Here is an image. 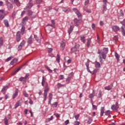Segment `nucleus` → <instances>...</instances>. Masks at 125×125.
Instances as JSON below:
<instances>
[{
    "label": "nucleus",
    "mask_w": 125,
    "mask_h": 125,
    "mask_svg": "<svg viewBox=\"0 0 125 125\" xmlns=\"http://www.w3.org/2000/svg\"><path fill=\"white\" fill-rule=\"evenodd\" d=\"M16 41L19 42L21 40V32L18 31L16 34Z\"/></svg>",
    "instance_id": "5"
},
{
    "label": "nucleus",
    "mask_w": 125,
    "mask_h": 125,
    "mask_svg": "<svg viewBox=\"0 0 125 125\" xmlns=\"http://www.w3.org/2000/svg\"><path fill=\"white\" fill-rule=\"evenodd\" d=\"M121 24L123 25H125V19H124L123 21L121 22Z\"/></svg>",
    "instance_id": "63"
},
{
    "label": "nucleus",
    "mask_w": 125,
    "mask_h": 125,
    "mask_svg": "<svg viewBox=\"0 0 125 125\" xmlns=\"http://www.w3.org/2000/svg\"><path fill=\"white\" fill-rule=\"evenodd\" d=\"M108 52V49L106 48H104L103 49L100 50H98V54H99V59L100 60H101L102 59H103L104 60L106 59V54Z\"/></svg>",
    "instance_id": "1"
},
{
    "label": "nucleus",
    "mask_w": 125,
    "mask_h": 125,
    "mask_svg": "<svg viewBox=\"0 0 125 125\" xmlns=\"http://www.w3.org/2000/svg\"><path fill=\"white\" fill-rule=\"evenodd\" d=\"M121 32L123 34V36H125V28H124L123 26L121 28Z\"/></svg>",
    "instance_id": "26"
},
{
    "label": "nucleus",
    "mask_w": 125,
    "mask_h": 125,
    "mask_svg": "<svg viewBox=\"0 0 125 125\" xmlns=\"http://www.w3.org/2000/svg\"><path fill=\"white\" fill-rule=\"evenodd\" d=\"M6 2H7V9L9 10H11L12 9H13V5L11 3H9L8 0H6Z\"/></svg>",
    "instance_id": "4"
},
{
    "label": "nucleus",
    "mask_w": 125,
    "mask_h": 125,
    "mask_svg": "<svg viewBox=\"0 0 125 125\" xmlns=\"http://www.w3.org/2000/svg\"><path fill=\"white\" fill-rule=\"evenodd\" d=\"M47 96V93H44L43 96H44V101H46Z\"/></svg>",
    "instance_id": "48"
},
{
    "label": "nucleus",
    "mask_w": 125,
    "mask_h": 125,
    "mask_svg": "<svg viewBox=\"0 0 125 125\" xmlns=\"http://www.w3.org/2000/svg\"><path fill=\"white\" fill-rule=\"evenodd\" d=\"M98 71V69H95L93 70V72L92 73L93 75H94L95 74H96L97 72Z\"/></svg>",
    "instance_id": "59"
},
{
    "label": "nucleus",
    "mask_w": 125,
    "mask_h": 125,
    "mask_svg": "<svg viewBox=\"0 0 125 125\" xmlns=\"http://www.w3.org/2000/svg\"><path fill=\"white\" fill-rule=\"evenodd\" d=\"M80 117V114H78L75 116L76 121H78L79 120V118Z\"/></svg>",
    "instance_id": "53"
},
{
    "label": "nucleus",
    "mask_w": 125,
    "mask_h": 125,
    "mask_svg": "<svg viewBox=\"0 0 125 125\" xmlns=\"http://www.w3.org/2000/svg\"><path fill=\"white\" fill-rule=\"evenodd\" d=\"M34 38L37 41V42H41L40 40H39V39L36 35H34Z\"/></svg>",
    "instance_id": "44"
},
{
    "label": "nucleus",
    "mask_w": 125,
    "mask_h": 125,
    "mask_svg": "<svg viewBox=\"0 0 125 125\" xmlns=\"http://www.w3.org/2000/svg\"><path fill=\"white\" fill-rule=\"evenodd\" d=\"M25 44V41H24V40H22V41L21 42L20 44H21V47H23V46Z\"/></svg>",
    "instance_id": "39"
},
{
    "label": "nucleus",
    "mask_w": 125,
    "mask_h": 125,
    "mask_svg": "<svg viewBox=\"0 0 125 125\" xmlns=\"http://www.w3.org/2000/svg\"><path fill=\"white\" fill-rule=\"evenodd\" d=\"M14 3L16 4V5L17 6H18V7H19L21 4H20V2L19 1V0H14Z\"/></svg>",
    "instance_id": "29"
},
{
    "label": "nucleus",
    "mask_w": 125,
    "mask_h": 125,
    "mask_svg": "<svg viewBox=\"0 0 125 125\" xmlns=\"http://www.w3.org/2000/svg\"><path fill=\"white\" fill-rule=\"evenodd\" d=\"M25 28L24 26H22L21 28V32L22 33V34H24V32L25 31Z\"/></svg>",
    "instance_id": "42"
},
{
    "label": "nucleus",
    "mask_w": 125,
    "mask_h": 125,
    "mask_svg": "<svg viewBox=\"0 0 125 125\" xmlns=\"http://www.w3.org/2000/svg\"><path fill=\"white\" fill-rule=\"evenodd\" d=\"M82 22V21L81 20H78L76 18L74 19V22L75 26H78Z\"/></svg>",
    "instance_id": "3"
},
{
    "label": "nucleus",
    "mask_w": 125,
    "mask_h": 125,
    "mask_svg": "<svg viewBox=\"0 0 125 125\" xmlns=\"http://www.w3.org/2000/svg\"><path fill=\"white\" fill-rule=\"evenodd\" d=\"M95 66L96 68H100L101 67V64L99 62H96L95 63Z\"/></svg>",
    "instance_id": "27"
},
{
    "label": "nucleus",
    "mask_w": 125,
    "mask_h": 125,
    "mask_svg": "<svg viewBox=\"0 0 125 125\" xmlns=\"http://www.w3.org/2000/svg\"><path fill=\"white\" fill-rule=\"evenodd\" d=\"M73 28H74L73 26H70L69 30L68 31V32L69 35L72 32Z\"/></svg>",
    "instance_id": "24"
},
{
    "label": "nucleus",
    "mask_w": 125,
    "mask_h": 125,
    "mask_svg": "<svg viewBox=\"0 0 125 125\" xmlns=\"http://www.w3.org/2000/svg\"><path fill=\"white\" fill-rule=\"evenodd\" d=\"M29 100V104H33V101L30 98V97L28 98Z\"/></svg>",
    "instance_id": "58"
},
{
    "label": "nucleus",
    "mask_w": 125,
    "mask_h": 125,
    "mask_svg": "<svg viewBox=\"0 0 125 125\" xmlns=\"http://www.w3.org/2000/svg\"><path fill=\"white\" fill-rule=\"evenodd\" d=\"M102 91L100 90L99 91L98 95V98H100L102 97Z\"/></svg>",
    "instance_id": "34"
},
{
    "label": "nucleus",
    "mask_w": 125,
    "mask_h": 125,
    "mask_svg": "<svg viewBox=\"0 0 125 125\" xmlns=\"http://www.w3.org/2000/svg\"><path fill=\"white\" fill-rule=\"evenodd\" d=\"M45 89L44 90V93H46L47 94V91H49L48 84L47 85H44Z\"/></svg>",
    "instance_id": "20"
},
{
    "label": "nucleus",
    "mask_w": 125,
    "mask_h": 125,
    "mask_svg": "<svg viewBox=\"0 0 125 125\" xmlns=\"http://www.w3.org/2000/svg\"><path fill=\"white\" fill-rule=\"evenodd\" d=\"M57 61L58 62H60V57H59V55L58 54L57 56Z\"/></svg>",
    "instance_id": "55"
},
{
    "label": "nucleus",
    "mask_w": 125,
    "mask_h": 125,
    "mask_svg": "<svg viewBox=\"0 0 125 125\" xmlns=\"http://www.w3.org/2000/svg\"><path fill=\"white\" fill-rule=\"evenodd\" d=\"M48 85L47 82L46 81L45 78L42 77V86H46Z\"/></svg>",
    "instance_id": "9"
},
{
    "label": "nucleus",
    "mask_w": 125,
    "mask_h": 125,
    "mask_svg": "<svg viewBox=\"0 0 125 125\" xmlns=\"http://www.w3.org/2000/svg\"><path fill=\"white\" fill-rule=\"evenodd\" d=\"M93 120L91 118H88V120L87 121V124H90L92 122Z\"/></svg>",
    "instance_id": "40"
},
{
    "label": "nucleus",
    "mask_w": 125,
    "mask_h": 125,
    "mask_svg": "<svg viewBox=\"0 0 125 125\" xmlns=\"http://www.w3.org/2000/svg\"><path fill=\"white\" fill-rule=\"evenodd\" d=\"M85 37L83 36H81V40L82 42H83V43H85L86 42V40H85Z\"/></svg>",
    "instance_id": "31"
},
{
    "label": "nucleus",
    "mask_w": 125,
    "mask_h": 125,
    "mask_svg": "<svg viewBox=\"0 0 125 125\" xmlns=\"http://www.w3.org/2000/svg\"><path fill=\"white\" fill-rule=\"evenodd\" d=\"M13 58V56L10 57L8 58H7L5 60L6 62H9V61L11 60Z\"/></svg>",
    "instance_id": "38"
},
{
    "label": "nucleus",
    "mask_w": 125,
    "mask_h": 125,
    "mask_svg": "<svg viewBox=\"0 0 125 125\" xmlns=\"http://www.w3.org/2000/svg\"><path fill=\"white\" fill-rule=\"evenodd\" d=\"M54 116H55L57 118H59L60 117V115L58 113H55Z\"/></svg>",
    "instance_id": "64"
},
{
    "label": "nucleus",
    "mask_w": 125,
    "mask_h": 125,
    "mask_svg": "<svg viewBox=\"0 0 125 125\" xmlns=\"http://www.w3.org/2000/svg\"><path fill=\"white\" fill-rule=\"evenodd\" d=\"M65 42L64 41V40H62V41L61 42V49L62 51H63V50L65 49Z\"/></svg>",
    "instance_id": "7"
},
{
    "label": "nucleus",
    "mask_w": 125,
    "mask_h": 125,
    "mask_svg": "<svg viewBox=\"0 0 125 125\" xmlns=\"http://www.w3.org/2000/svg\"><path fill=\"white\" fill-rule=\"evenodd\" d=\"M27 64V62H25V63H24L23 64L21 65L20 68H16L14 71L12 72V74L13 75L16 74L17 72H19L22 68H23L24 66H26V64Z\"/></svg>",
    "instance_id": "2"
},
{
    "label": "nucleus",
    "mask_w": 125,
    "mask_h": 125,
    "mask_svg": "<svg viewBox=\"0 0 125 125\" xmlns=\"http://www.w3.org/2000/svg\"><path fill=\"white\" fill-rule=\"evenodd\" d=\"M27 43L29 44H31L33 43V36L31 35L30 37L28 39Z\"/></svg>",
    "instance_id": "12"
},
{
    "label": "nucleus",
    "mask_w": 125,
    "mask_h": 125,
    "mask_svg": "<svg viewBox=\"0 0 125 125\" xmlns=\"http://www.w3.org/2000/svg\"><path fill=\"white\" fill-rule=\"evenodd\" d=\"M19 80L20 82H22V83L24 84L26 83V80H25V77H21L19 78Z\"/></svg>",
    "instance_id": "16"
},
{
    "label": "nucleus",
    "mask_w": 125,
    "mask_h": 125,
    "mask_svg": "<svg viewBox=\"0 0 125 125\" xmlns=\"http://www.w3.org/2000/svg\"><path fill=\"white\" fill-rule=\"evenodd\" d=\"M107 0H103L104 2V9H106Z\"/></svg>",
    "instance_id": "32"
},
{
    "label": "nucleus",
    "mask_w": 125,
    "mask_h": 125,
    "mask_svg": "<svg viewBox=\"0 0 125 125\" xmlns=\"http://www.w3.org/2000/svg\"><path fill=\"white\" fill-rule=\"evenodd\" d=\"M4 122L5 125H8V119L6 117L4 118Z\"/></svg>",
    "instance_id": "33"
},
{
    "label": "nucleus",
    "mask_w": 125,
    "mask_h": 125,
    "mask_svg": "<svg viewBox=\"0 0 125 125\" xmlns=\"http://www.w3.org/2000/svg\"><path fill=\"white\" fill-rule=\"evenodd\" d=\"M4 24L5 26H6L7 27L9 26V22L7 20H4Z\"/></svg>",
    "instance_id": "22"
},
{
    "label": "nucleus",
    "mask_w": 125,
    "mask_h": 125,
    "mask_svg": "<svg viewBox=\"0 0 125 125\" xmlns=\"http://www.w3.org/2000/svg\"><path fill=\"white\" fill-rule=\"evenodd\" d=\"M30 76V74L29 73H27L25 75V76L24 77L25 80H26L28 77Z\"/></svg>",
    "instance_id": "62"
},
{
    "label": "nucleus",
    "mask_w": 125,
    "mask_h": 125,
    "mask_svg": "<svg viewBox=\"0 0 125 125\" xmlns=\"http://www.w3.org/2000/svg\"><path fill=\"white\" fill-rule=\"evenodd\" d=\"M18 61V60L17 58H14V60H13L12 61L10 62L11 65H13L14 63H16Z\"/></svg>",
    "instance_id": "23"
},
{
    "label": "nucleus",
    "mask_w": 125,
    "mask_h": 125,
    "mask_svg": "<svg viewBox=\"0 0 125 125\" xmlns=\"http://www.w3.org/2000/svg\"><path fill=\"white\" fill-rule=\"evenodd\" d=\"M112 88H113V85H109L108 86H106V87H105L104 89V90L109 91L112 89Z\"/></svg>",
    "instance_id": "14"
},
{
    "label": "nucleus",
    "mask_w": 125,
    "mask_h": 125,
    "mask_svg": "<svg viewBox=\"0 0 125 125\" xmlns=\"http://www.w3.org/2000/svg\"><path fill=\"white\" fill-rule=\"evenodd\" d=\"M25 13H26L25 11H23L22 12H21V16L23 17V15H24L25 14Z\"/></svg>",
    "instance_id": "61"
},
{
    "label": "nucleus",
    "mask_w": 125,
    "mask_h": 125,
    "mask_svg": "<svg viewBox=\"0 0 125 125\" xmlns=\"http://www.w3.org/2000/svg\"><path fill=\"white\" fill-rule=\"evenodd\" d=\"M47 51L48 53L49 56L51 57H53V54H52V52L53 51L52 48H47Z\"/></svg>",
    "instance_id": "11"
},
{
    "label": "nucleus",
    "mask_w": 125,
    "mask_h": 125,
    "mask_svg": "<svg viewBox=\"0 0 125 125\" xmlns=\"http://www.w3.org/2000/svg\"><path fill=\"white\" fill-rule=\"evenodd\" d=\"M5 16L3 14H1L0 15V20L2 21L3 19H4Z\"/></svg>",
    "instance_id": "49"
},
{
    "label": "nucleus",
    "mask_w": 125,
    "mask_h": 125,
    "mask_svg": "<svg viewBox=\"0 0 125 125\" xmlns=\"http://www.w3.org/2000/svg\"><path fill=\"white\" fill-rule=\"evenodd\" d=\"M22 47L21 44H20L18 47V51H20L21 49H22Z\"/></svg>",
    "instance_id": "54"
},
{
    "label": "nucleus",
    "mask_w": 125,
    "mask_h": 125,
    "mask_svg": "<svg viewBox=\"0 0 125 125\" xmlns=\"http://www.w3.org/2000/svg\"><path fill=\"white\" fill-rule=\"evenodd\" d=\"M104 113V107H102L101 108V116H103Z\"/></svg>",
    "instance_id": "21"
},
{
    "label": "nucleus",
    "mask_w": 125,
    "mask_h": 125,
    "mask_svg": "<svg viewBox=\"0 0 125 125\" xmlns=\"http://www.w3.org/2000/svg\"><path fill=\"white\" fill-rule=\"evenodd\" d=\"M21 103V100L18 101V102L16 104L15 108L16 109L18 106L20 105Z\"/></svg>",
    "instance_id": "18"
},
{
    "label": "nucleus",
    "mask_w": 125,
    "mask_h": 125,
    "mask_svg": "<svg viewBox=\"0 0 125 125\" xmlns=\"http://www.w3.org/2000/svg\"><path fill=\"white\" fill-rule=\"evenodd\" d=\"M23 94L25 97H28L29 95L26 92V91H23Z\"/></svg>",
    "instance_id": "45"
},
{
    "label": "nucleus",
    "mask_w": 125,
    "mask_h": 125,
    "mask_svg": "<svg viewBox=\"0 0 125 125\" xmlns=\"http://www.w3.org/2000/svg\"><path fill=\"white\" fill-rule=\"evenodd\" d=\"M33 14V12L31 10H28V15L31 16Z\"/></svg>",
    "instance_id": "50"
},
{
    "label": "nucleus",
    "mask_w": 125,
    "mask_h": 125,
    "mask_svg": "<svg viewBox=\"0 0 125 125\" xmlns=\"http://www.w3.org/2000/svg\"><path fill=\"white\" fill-rule=\"evenodd\" d=\"M42 0H37L35 1V3L39 4V3H42Z\"/></svg>",
    "instance_id": "47"
},
{
    "label": "nucleus",
    "mask_w": 125,
    "mask_h": 125,
    "mask_svg": "<svg viewBox=\"0 0 125 125\" xmlns=\"http://www.w3.org/2000/svg\"><path fill=\"white\" fill-rule=\"evenodd\" d=\"M18 95V91H15V93H14L13 96V99H14L16 98Z\"/></svg>",
    "instance_id": "30"
},
{
    "label": "nucleus",
    "mask_w": 125,
    "mask_h": 125,
    "mask_svg": "<svg viewBox=\"0 0 125 125\" xmlns=\"http://www.w3.org/2000/svg\"><path fill=\"white\" fill-rule=\"evenodd\" d=\"M64 76L63 75H61L59 76V79L60 80H62L64 79Z\"/></svg>",
    "instance_id": "52"
},
{
    "label": "nucleus",
    "mask_w": 125,
    "mask_h": 125,
    "mask_svg": "<svg viewBox=\"0 0 125 125\" xmlns=\"http://www.w3.org/2000/svg\"><path fill=\"white\" fill-rule=\"evenodd\" d=\"M111 28L114 32H118L120 30V28L118 26H113Z\"/></svg>",
    "instance_id": "10"
},
{
    "label": "nucleus",
    "mask_w": 125,
    "mask_h": 125,
    "mask_svg": "<svg viewBox=\"0 0 125 125\" xmlns=\"http://www.w3.org/2000/svg\"><path fill=\"white\" fill-rule=\"evenodd\" d=\"M53 98V94L51 93H49V99L52 100Z\"/></svg>",
    "instance_id": "41"
},
{
    "label": "nucleus",
    "mask_w": 125,
    "mask_h": 125,
    "mask_svg": "<svg viewBox=\"0 0 125 125\" xmlns=\"http://www.w3.org/2000/svg\"><path fill=\"white\" fill-rule=\"evenodd\" d=\"M73 10L74 11H75V12L76 13L77 15V17L79 18H81L82 17V14H81V13L80 12V11L79 10H78L77 9L75 8H74L73 9Z\"/></svg>",
    "instance_id": "6"
},
{
    "label": "nucleus",
    "mask_w": 125,
    "mask_h": 125,
    "mask_svg": "<svg viewBox=\"0 0 125 125\" xmlns=\"http://www.w3.org/2000/svg\"><path fill=\"white\" fill-rule=\"evenodd\" d=\"M95 28H96L95 24L92 23V28L94 30H95Z\"/></svg>",
    "instance_id": "56"
},
{
    "label": "nucleus",
    "mask_w": 125,
    "mask_h": 125,
    "mask_svg": "<svg viewBox=\"0 0 125 125\" xmlns=\"http://www.w3.org/2000/svg\"><path fill=\"white\" fill-rule=\"evenodd\" d=\"M57 86L59 88L62 87H66L65 84H62L60 83H58Z\"/></svg>",
    "instance_id": "25"
},
{
    "label": "nucleus",
    "mask_w": 125,
    "mask_h": 125,
    "mask_svg": "<svg viewBox=\"0 0 125 125\" xmlns=\"http://www.w3.org/2000/svg\"><path fill=\"white\" fill-rule=\"evenodd\" d=\"M8 87L7 85L4 86V87L1 89V91H4L6 89V88Z\"/></svg>",
    "instance_id": "57"
},
{
    "label": "nucleus",
    "mask_w": 125,
    "mask_h": 125,
    "mask_svg": "<svg viewBox=\"0 0 125 125\" xmlns=\"http://www.w3.org/2000/svg\"><path fill=\"white\" fill-rule=\"evenodd\" d=\"M45 67L46 68V69L49 71L50 72H52L53 71L49 68L48 66L47 65H45Z\"/></svg>",
    "instance_id": "46"
},
{
    "label": "nucleus",
    "mask_w": 125,
    "mask_h": 125,
    "mask_svg": "<svg viewBox=\"0 0 125 125\" xmlns=\"http://www.w3.org/2000/svg\"><path fill=\"white\" fill-rule=\"evenodd\" d=\"M115 56L117 59V62H118V61H120V56L119 55L117 52L115 53Z\"/></svg>",
    "instance_id": "28"
},
{
    "label": "nucleus",
    "mask_w": 125,
    "mask_h": 125,
    "mask_svg": "<svg viewBox=\"0 0 125 125\" xmlns=\"http://www.w3.org/2000/svg\"><path fill=\"white\" fill-rule=\"evenodd\" d=\"M28 20V17L27 16L24 17V18L22 19V24L23 25L26 24V22Z\"/></svg>",
    "instance_id": "13"
},
{
    "label": "nucleus",
    "mask_w": 125,
    "mask_h": 125,
    "mask_svg": "<svg viewBox=\"0 0 125 125\" xmlns=\"http://www.w3.org/2000/svg\"><path fill=\"white\" fill-rule=\"evenodd\" d=\"M58 103L56 102L53 104H52V106L53 107V108H56L58 106Z\"/></svg>",
    "instance_id": "43"
},
{
    "label": "nucleus",
    "mask_w": 125,
    "mask_h": 125,
    "mask_svg": "<svg viewBox=\"0 0 125 125\" xmlns=\"http://www.w3.org/2000/svg\"><path fill=\"white\" fill-rule=\"evenodd\" d=\"M95 94H96V91L94 90H93L92 93H91V94H90L88 96V98L90 99H93L95 97Z\"/></svg>",
    "instance_id": "15"
},
{
    "label": "nucleus",
    "mask_w": 125,
    "mask_h": 125,
    "mask_svg": "<svg viewBox=\"0 0 125 125\" xmlns=\"http://www.w3.org/2000/svg\"><path fill=\"white\" fill-rule=\"evenodd\" d=\"M32 6H33V1H32V0H30L27 5V8H28L29 9H31V8Z\"/></svg>",
    "instance_id": "19"
},
{
    "label": "nucleus",
    "mask_w": 125,
    "mask_h": 125,
    "mask_svg": "<svg viewBox=\"0 0 125 125\" xmlns=\"http://www.w3.org/2000/svg\"><path fill=\"white\" fill-rule=\"evenodd\" d=\"M79 49V46H77V45H75L74 47H73L71 49V53H75L77 51H78Z\"/></svg>",
    "instance_id": "8"
},
{
    "label": "nucleus",
    "mask_w": 125,
    "mask_h": 125,
    "mask_svg": "<svg viewBox=\"0 0 125 125\" xmlns=\"http://www.w3.org/2000/svg\"><path fill=\"white\" fill-rule=\"evenodd\" d=\"M74 125H80V122L77 121V120H76V121H75L74 122Z\"/></svg>",
    "instance_id": "51"
},
{
    "label": "nucleus",
    "mask_w": 125,
    "mask_h": 125,
    "mask_svg": "<svg viewBox=\"0 0 125 125\" xmlns=\"http://www.w3.org/2000/svg\"><path fill=\"white\" fill-rule=\"evenodd\" d=\"M64 124L65 125H68L69 124V120H66V121L64 122Z\"/></svg>",
    "instance_id": "60"
},
{
    "label": "nucleus",
    "mask_w": 125,
    "mask_h": 125,
    "mask_svg": "<svg viewBox=\"0 0 125 125\" xmlns=\"http://www.w3.org/2000/svg\"><path fill=\"white\" fill-rule=\"evenodd\" d=\"M3 39L2 37H1L0 38V48L1 46H2V45H3Z\"/></svg>",
    "instance_id": "35"
},
{
    "label": "nucleus",
    "mask_w": 125,
    "mask_h": 125,
    "mask_svg": "<svg viewBox=\"0 0 125 125\" xmlns=\"http://www.w3.org/2000/svg\"><path fill=\"white\" fill-rule=\"evenodd\" d=\"M91 43V39L89 38L88 39H87V47H89V45H90V44Z\"/></svg>",
    "instance_id": "17"
},
{
    "label": "nucleus",
    "mask_w": 125,
    "mask_h": 125,
    "mask_svg": "<svg viewBox=\"0 0 125 125\" xmlns=\"http://www.w3.org/2000/svg\"><path fill=\"white\" fill-rule=\"evenodd\" d=\"M83 9H84V11H86V12H87L88 13H91V11L89 9H87L86 7H84Z\"/></svg>",
    "instance_id": "36"
},
{
    "label": "nucleus",
    "mask_w": 125,
    "mask_h": 125,
    "mask_svg": "<svg viewBox=\"0 0 125 125\" xmlns=\"http://www.w3.org/2000/svg\"><path fill=\"white\" fill-rule=\"evenodd\" d=\"M104 114H105V116H109V115L110 114V110H107V111H105L104 112Z\"/></svg>",
    "instance_id": "37"
}]
</instances>
